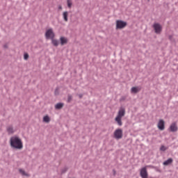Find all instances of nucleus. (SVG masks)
<instances>
[{"instance_id": "f257e3e1", "label": "nucleus", "mask_w": 178, "mask_h": 178, "mask_svg": "<svg viewBox=\"0 0 178 178\" xmlns=\"http://www.w3.org/2000/svg\"><path fill=\"white\" fill-rule=\"evenodd\" d=\"M10 145L13 149H23V141L17 135L10 138Z\"/></svg>"}, {"instance_id": "f03ea898", "label": "nucleus", "mask_w": 178, "mask_h": 178, "mask_svg": "<svg viewBox=\"0 0 178 178\" xmlns=\"http://www.w3.org/2000/svg\"><path fill=\"white\" fill-rule=\"evenodd\" d=\"M127 26V22L122 20H117L116 21V29L117 30H122V29H124Z\"/></svg>"}, {"instance_id": "7ed1b4c3", "label": "nucleus", "mask_w": 178, "mask_h": 178, "mask_svg": "<svg viewBox=\"0 0 178 178\" xmlns=\"http://www.w3.org/2000/svg\"><path fill=\"white\" fill-rule=\"evenodd\" d=\"M45 37L47 40H52L55 38V33H54V30L51 28L49 29L45 33Z\"/></svg>"}, {"instance_id": "20e7f679", "label": "nucleus", "mask_w": 178, "mask_h": 178, "mask_svg": "<svg viewBox=\"0 0 178 178\" xmlns=\"http://www.w3.org/2000/svg\"><path fill=\"white\" fill-rule=\"evenodd\" d=\"M114 137L116 140L123 138V130L122 129H115L114 131Z\"/></svg>"}, {"instance_id": "39448f33", "label": "nucleus", "mask_w": 178, "mask_h": 178, "mask_svg": "<svg viewBox=\"0 0 178 178\" xmlns=\"http://www.w3.org/2000/svg\"><path fill=\"white\" fill-rule=\"evenodd\" d=\"M153 29L156 34H161L162 31V26H161L159 23H154L153 24Z\"/></svg>"}, {"instance_id": "423d86ee", "label": "nucleus", "mask_w": 178, "mask_h": 178, "mask_svg": "<svg viewBox=\"0 0 178 178\" xmlns=\"http://www.w3.org/2000/svg\"><path fill=\"white\" fill-rule=\"evenodd\" d=\"M149 165L147 166L148 168ZM147 168L143 167V168L140 169V176L142 178H148V172L147 171Z\"/></svg>"}, {"instance_id": "0eeeda50", "label": "nucleus", "mask_w": 178, "mask_h": 178, "mask_svg": "<svg viewBox=\"0 0 178 178\" xmlns=\"http://www.w3.org/2000/svg\"><path fill=\"white\" fill-rule=\"evenodd\" d=\"M157 127L159 130L163 131L165 130V121L163 120H159Z\"/></svg>"}, {"instance_id": "6e6552de", "label": "nucleus", "mask_w": 178, "mask_h": 178, "mask_svg": "<svg viewBox=\"0 0 178 178\" xmlns=\"http://www.w3.org/2000/svg\"><path fill=\"white\" fill-rule=\"evenodd\" d=\"M170 131H172V133H175L177 131L178 128L175 122H173L172 124H171V125L170 126Z\"/></svg>"}, {"instance_id": "1a4fd4ad", "label": "nucleus", "mask_w": 178, "mask_h": 178, "mask_svg": "<svg viewBox=\"0 0 178 178\" xmlns=\"http://www.w3.org/2000/svg\"><path fill=\"white\" fill-rule=\"evenodd\" d=\"M124 115H126V111L124 110V108H121L118 111V114L117 115V118H122L123 116H124Z\"/></svg>"}, {"instance_id": "9d476101", "label": "nucleus", "mask_w": 178, "mask_h": 178, "mask_svg": "<svg viewBox=\"0 0 178 178\" xmlns=\"http://www.w3.org/2000/svg\"><path fill=\"white\" fill-rule=\"evenodd\" d=\"M6 130H7V132L8 133V134H13V133H15V129H13V125H8L6 127Z\"/></svg>"}, {"instance_id": "9b49d317", "label": "nucleus", "mask_w": 178, "mask_h": 178, "mask_svg": "<svg viewBox=\"0 0 178 178\" xmlns=\"http://www.w3.org/2000/svg\"><path fill=\"white\" fill-rule=\"evenodd\" d=\"M141 88L140 87H132L131 88V92H133L134 94H137V92H139L140 91Z\"/></svg>"}, {"instance_id": "f8f14e48", "label": "nucleus", "mask_w": 178, "mask_h": 178, "mask_svg": "<svg viewBox=\"0 0 178 178\" xmlns=\"http://www.w3.org/2000/svg\"><path fill=\"white\" fill-rule=\"evenodd\" d=\"M170 163H173V159H172V158L167 159L165 161H164L163 163L164 166H168V165H170Z\"/></svg>"}, {"instance_id": "ddd939ff", "label": "nucleus", "mask_w": 178, "mask_h": 178, "mask_svg": "<svg viewBox=\"0 0 178 178\" xmlns=\"http://www.w3.org/2000/svg\"><path fill=\"white\" fill-rule=\"evenodd\" d=\"M19 172L20 175H22V176H26V177H30V175L26 173V171H24V170H23L22 168L19 169Z\"/></svg>"}, {"instance_id": "4468645a", "label": "nucleus", "mask_w": 178, "mask_h": 178, "mask_svg": "<svg viewBox=\"0 0 178 178\" xmlns=\"http://www.w3.org/2000/svg\"><path fill=\"white\" fill-rule=\"evenodd\" d=\"M115 121L117 122L118 126H123V122H122V118L120 117H116Z\"/></svg>"}, {"instance_id": "2eb2a0df", "label": "nucleus", "mask_w": 178, "mask_h": 178, "mask_svg": "<svg viewBox=\"0 0 178 178\" xmlns=\"http://www.w3.org/2000/svg\"><path fill=\"white\" fill-rule=\"evenodd\" d=\"M60 41L61 45H65V44H67V38H66L65 37H61L60 38Z\"/></svg>"}, {"instance_id": "dca6fc26", "label": "nucleus", "mask_w": 178, "mask_h": 178, "mask_svg": "<svg viewBox=\"0 0 178 178\" xmlns=\"http://www.w3.org/2000/svg\"><path fill=\"white\" fill-rule=\"evenodd\" d=\"M51 43L54 47H58L59 45V41L56 39H51Z\"/></svg>"}, {"instance_id": "f3484780", "label": "nucleus", "mask_w": 178, "mask_h": 178, "mask_svg": "<svg viewBox=\"0 0 178 178\" xmlns=\"http://www.w3.org/2000/svg\"><path fill=\"white\" fill-rule=\"evenodd\" d=\"M67 16H69V13H67V11H65L63 13V17L65 22H67L68 21Z\"/></svg>"}, {"instance_id": "a211bd4d", "label": "nucleus", "mask_w": 178, "mask_h": 178, "mask_svg": "<svg viewBox=\"0 0 178 178\" xmlns=\"http://www.w3.org/2000/svg\"><path fill=\"white\" fill-rule=\"evenodd\" d=\"M63 103H58L55 105V109H62L63 108Z\"/></svg>"}, {"instance_id": "6ab92c4d", "label": "nucleus", "mask_w": 178, "mask_h": 178, "mask_svg": "<svg viewBox=\"0 0 178 178\" xmlns=\"http://www.w3.org/2000/svg\"><path fill=\"white\" fill-rule=\"evenodd\" d=\"M43 122H44V123H49V122H51V118H49V116L45 115L43 117Z\"/></svg>"}, {"instance_id": "aec40b11", "label": "nucleus", "mask_w": 178, "mask_h": 178, "mask_svg": "<svg viewBox=\"0 0 178 178\" xmlns=\"http://www.w3.org/2000/svg\"><path fill=\"white\" fill-rule=\"evenodd\" d=\"M168 149V147H165L164 145H161L160 147V151H163V152H165Z\"/></svg>"}, {"instance_id": "412c9836", "label": "nucleus", "mask_w": 178, "mask_h": 178, "mask_svg": "<svg viewBox=\"0 0 178 178\" xmlns=\"http://www.w3.org/2000/svg\"><path fill=\"white\" fill-rule=\"evenodd\" d=\"M72 99H73V97L72 96V95H68V97H67L68 102H70Z\"/></svg>"}, {"instance_id": "4be33fe9", "label": "nucleus", "mask_w": 178, "mask_h": 178, "mask_svg": "<svg viewBox=\"0 0 178 178\" xmlns=\"http://www.w3.org/2000/svg\"><path fill=\"white\" fill-rule=\"evenodd\" d=\"M67 2L68 8H72V1H70V0H67Z\"/></svg>"}, {"instance_id": "5701e85b", "label": "nucleus", "mask_w": 178, "mask_h": 178, "mask_svg": "<svg viewBox=\"0 0 178 178\" xmlns=\"http://www.w3.org/2000/svg\"><path fill=\"white\" fill-rule=\"evenodd\" d=\"M24 59H25V60H27V59H29V54H25L24 55Z\"/></svg>"}, {"instance_id": "b1692460", "label": "nucleus", "mask_w": 178, "mask_h": 178, "mask_svg": "<svg viewBox=\"0 0 178 178\" xmlns=\"http://www.w3.org/2000/svg\"><path fill=\"white\" fill-rule=\"evenodd\" d=\"M55 95H58L59 94V89L56 88L54 92Z\"/></svg>"}, {"instance_id": "393cba45", "label": "nucleus", "mask_w": 178, "mask_h": 178, "mask_svg": "<svg viewBox=\"0 0 178 178\" xmlns=\"http://www.w3.org/2000/svg\"><path fill=\"white\" fill-rule=\"evenodd\" d=\"M66 172H67V168H64L62 170L61 173H66Z\"/></svg>"}, {"instance_id": "a878e982", "label": "nucleus", "mask_w": 178, "mask_h": 178, "mask_svg": "<svg viewBox=\"0 0 178 178\" xmlns=\"http://www.w3.org/2000/svg\"><path fill=\"white\" fill-rule=\"evenodd\" d=\"M126 100V97H122L120 99V101L122 102V101H125Z\"/></svg>"}, {"instance_id": "bb28decb", "label": "nucleus", "mask_w": 178, "mask_h": 178, "mask_svg": "<svg viewBox=\"0 0 178 178\" xmlns=\"http://www.w3.org/2000/svg\"><path fill=\"white\" fill-rule=\"evenodd\" d=\"M113 173H114V175H116V170H113Z\"/></svg>"}, {"instance_id": "cd10ccee", "label": "nucleus", "mask_w": 178, "mask_h": 178, "mask_svg": "<svg viewBox=\"0 0 178 178\" xmlns=\"http://www.w3.org/2000/svg\"><path fill=\"white\" fill-rule=\"evenodd\" d=\"M79 98H83V95H79Z\"/></svg>"}, {"instance_id": "c85d7f7f", "label": "nucleus", "mask_w": 178, "mask_h": 178, "mask_svg": "<svg viewBox=\"0 0 178 178\" xmlns=\"http://www.w3.org/2000/svg\"><path fill=\"white\" fill-rule=\"evenodd\" d=\"M58 9L61 10L62 9V6H59Z\"/></svg>"}, {"instance_id": "c756f323", "label": "nucleus", "mask_w": 178, "mask_h": 178, "mask_svg": "<svg viewBox=\"0 0 178 178\" xmlns=\"http://www.w3.org/2000/svg\"><path fill=\"white\" fill-rule=\"evenodd\" d=\"M4 48H8V45H4Z\"/></svg>"}, {"instance_id": "7c9ffc66", "label": "nucleus", "mask_w": 178, "mask_h": 178, "mask_svg": "<svg viewBox=\"0 0 178 178\" xmlns=\"http://www.w3.org/2000/svg\"><path fill=\"white\" fill-rule=\"evenodd\" d=\"M169 38H170V40H172V36H170Z\"/></svg>"}]
</instances>
